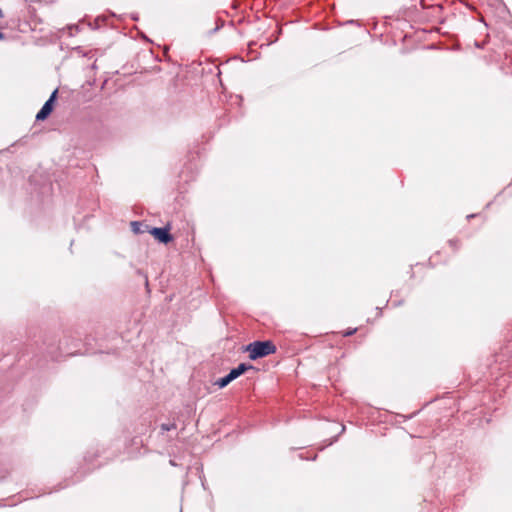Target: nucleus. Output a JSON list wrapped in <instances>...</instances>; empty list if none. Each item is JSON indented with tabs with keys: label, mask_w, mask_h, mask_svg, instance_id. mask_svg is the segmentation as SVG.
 <instances>
[{
	"label": "nucleus",
	"mask_w": 512,
	"mask_h": 512,
	"mask_svg": "<svg viewBox=\"0 0 512 512\" xmlns=\"http://www.w3.org/2000/svg\"><path fill=\"white\" fill-rule=\"evenodd\" d=\"M347 24H357V25H360L358 20H348Z\"/></svg>",
	"instance_id": "4468645a"
},
{
	"label": "nucleus",
	"mask_w": 512,
	"mask_h": 512,
	"mask_svg": "<svg viewBox=\"0 0 512 512\" xmlns=\"http://www.w3.org/2000/svg\"><path fill=\"white\" fill-rule=\"evenodd\" d=\"M57 99H58V89L56 88L55 90L52 91L49 98L45 101L43 106L37 112L36 117H35L36 121H44L51 115V113L54 110Z\"/></svg>",
	"instance_id": "39448f33"
},
{
	"label": "nucleus",
	"mask_w": 512,
	"mask_h": 512,
	"mask_svg": "<svg viewBox=\"0 0 512 512\" xmlns=\"http://www.w3.org/2000/svg\"><path fill=\"white\" fill-rule=\"evenodd\" d=\"M136 273H137V275H139L140 277H142L144 279L145 286L148 289L149 288V281H148L147 274L142 269H137Z\"/></svg>",
	"instance_id": "9d476101"
},
{
	"label": "nucleus",
	"mask_w": 512,
	"mask_h": 512,
	"mask_svg": "<svg viewBox=\"0 0 512 512\" xmlns=\"http://www.w3.org/2000/svg\"><path fill=\"white\" fill-rule=\"evenodd\" d=\"M276 345L271 340H256L245 347L251 360H257L276 352Z\"/></svg>",
	"instance_id": "f03ea898"
},
{
	"label": "nucleus",
	"mask_w": 512,
	"mask_h": 512,
	"mask_svg": "<svg viewBox=\"0 0 512 512\" xmlns=\"http://www.w3.org/2000/svg\"><path fill=\"white\" fill-rule=\"evenodd\" d=\"M376 310H377V316H381L382 315L381 308L377 307Z\"/></svg>",
	"instance_id": "f3484780"
},
{
	"label": "nucleus",
	"mask_w": 512,
	"mask_h": 512,
	"mask_svg": "<svg viewBox=\"0 0 512 512\" xmlns=\"http://www.w3.org/2000/svg\"><path fill=\"white\" fill-rule=\"evenodd\" d=\"M491 205V202L487 203L486 208H489Z\"/></svg>",
	"instance_id": "412c9836"
},
{
	"label": "nucleus",
	"mask_w": 512,
	"mask_h": 512,
	"mask_svg": "<svg viewBox=\"0 0 512 512\" xmlns=\"http://www.w3.org/2000/svg\"><path fill=\"white\" fill-rule=\"evenodd\" d=\"M358 328H348L346 329L345 331H343L342 335L344 337H350L352 335H354L356 332H357Z\"/></svg>",
	"instance_id": "9b49d317"
},
{
	"label": "nucleus",
	"mask_w": 512,
	"mask_h": 512,
	"mask_svg": "<svg viewBox=\"0 0 512 512\" xmlns=\"http://www.w3.org/2000/svg\"><path fill=\"white\" fill-rule=\"evenodd\" d=\"M448 244L449 246L454 250V251H458V249L460 248V240L459 239H450L448 241Z\"/></svg>",
	"instance_id": "6e6552de"
},
{
	"label": "nucleus",
	"mask_w": 512,
	"mask_h": 512,
	"mask_svg": "<svg viewBox=\"0 0 512 512\" xmlns=\"http://www.w3.org/2000/svg\"><path fill=\"white\" fill-rule=\"evenodd\" d=\"M402 302H403L402 300H401V301H398V302L394 303V305H395V306H399V305H401V304H402Z\"/></svg>",
	"instance_id": "6ab92c4d"
},
{
	"label": "nucleus",
	"mask_w": 512,
	"mask_h": 512,
	"mask_svg": "<svg viewBox=\"0 0 512 512\" xmlns=\"http://www.w3.org/2000/svg\"><path fill=\"white\" fill-rule=\"evenodd\" d=\"M106 20L107 19L104 15L98 16L93 22H88L87 25L90 27V29L97 30L100 27V22L105 23Z\"/></svg>",
	"instance_id": "423d86ee"
},
{
	"label": "nucleus",
	"mask_w": 512,
	"mask_h": 512,
	"mask_svg": "<svg viewBox=\"0 0 512 512\" xmlns=\"http://www.w3.org/2000/svg\"><path fill=\"white\" fill-rule=\"evenodd\" d=\"M476 216H477V214H475V213H473V214H469V215L467 216V219H468V220H470V219H472V218H475Z\"/></svg>",
	"instance_id": "dca6fc26"
},
{
	"label": "nucleus",
	"mask_w": 512,
	"mask_h": 512,
	"mask_svg": "<svg viewBox=\"0 0 512 512\" xmlns=\"http://www.w3.org/2000/svg\"><path fill=\"white\" fill-rule=\"evenodd\" d=\"M475 46L479 49H482L484 47V44L482 43H479V42H475Z\"/></svg>",
	"instance_id": "2eb2a0df"
},
{
	"label": "nucleus",
	"mask_w": 512,
	"mask_h": 512,
	"mask_svg": "<svg viewBox=\"0 0 512 512\" xmlns=\"http://www.w3.org/2000/svg\"><path fill=\"white\" fill-rule=\"evenodd\" d=\"M70 36L76 35L80 31V24L68 26Z\"/></svg>",
	"instance_id": "1a4fd4ad"
},
{
	"label": "nucleus",
	"mask_w": 512,
	"mask_h": 512,
	"mask_svg": "<svg viewBox=\"0 0 512 512\" xmlns=\"http://www.w3.org/2000/svg\"><path fill=\"white\" fill-rule=\"evenodd\" d=\"M148 229V232L161 244H169L174 240L173 235L170 233L171 225L167 223L162 227H151L145 226Z\"/></svg>",
	"instance_id": "20e7f679"
},
{
	"label": "nucleus",
	"mask_w": 512,
	"mask_h": 512,
	"mask_svg": "<svg viewBox=\"0 0 512 512\" xmlns=\"http://www.w3.org/2000/svg\"><path fill=\"white\" fill-rule=\"evenodd\" d=\"M224 26V21L221 20V19H217V25L216 27L210 31V33H215L217 32L219 29H221L222 27Z\"/></svg>",
	"instance_id": "f8f14e48"
},
{
	"label": "nucleus",
	"mask_w": 512,
	"mask_h": 512,
	"mask_svg": "<svg viewBox=\"0 0 512 512\" xmlns=\"http://www.w3.org/2000/svg\"><path fill=\"white\" fill-rule=\"evenodd\" d=\"M130 226L134 234H141L144 232L142 229L143 224L140 221H131Z\"/></svg>",
	"instance_id": "0eeeda50"
},
{
	"label": "nucleus",
	"mask_w": 512,
	"mask_h": 512,
	"mask_svg": "<svg viewBox=\"0 0 512 512\" xmlns=\"http://www.w3.org/2000/svg\"><path fill=\"white\" fill-rule=\"evenodd\" d=\"M503 382L505 384H510V382H512V375H510V381L509 382L506 379H503Z\"/></svg>",
	"instance_id": "a211bd4d"
},
{
	"label": "nucleus",
	"mask_w": 512,
	"mask_h": 512,
	"mask_svg": "<svg viewBox=\"0 0 512 512\" xmlns=\"http://www.w3.org/2000/svg\"><path fill=\"white\" fill-rule=\"evenodd\" d=\"M132 19L133 20H138V17L137 16H132Z\"/></svg>",
	"instance_id": "aec40b11"
},
{
	"label": "nucleus",
	"mask_w": 512,
	"mask_h": 512,
	"mask_svg": "<svg viewBox=\"0 0 512 512\" xmlns=\"http://www.w3.org/2000/svg\"><path fill=\"white\" fill-rule=\"evenodd\" d=\"M244 374H248V380L263 381V379L260 378L258 369H256L250 363L242 362L231 368L226 375L219 377L214 382H212V384H230L232 381Z\"/></svg>",
	"instance_id": "f257e3e1"
},
{
	"label": "nucleus",
	"mask_w": 512,
	"mask_h": 512,
	"mask_svg": "<svg viewBox=\"0 0 512 512\" xmlns=\"http://www.w3.org/2000/svg\"><path fill=\"white\" fill-rule=\"evenodd\" d=\"M174 428H176V426H175L174 424H171V425H168V424H162V425H161V429H162L163 431H168V430H170V429H174Z\"/></svg>",
	"instance_id": "ddd939ff"
},
{
	"label": "nucleus",
	"mask_w": 512,
	"mask_h": 512,
	"mask_svg": "<svg viewBox=\"0 0 512 512\" xmlns=\"http://www.w3.org/2000/svg\"><path fill=\"white\" fill-rule=\"evenodd\" d=\"M62 348L60 342L55 338H45L43 340V346L40 348V353L43 357H49L53 361H57Z\"/></svg>",
	"instance_id": "7ed1b4c3"
}]
</instances>
